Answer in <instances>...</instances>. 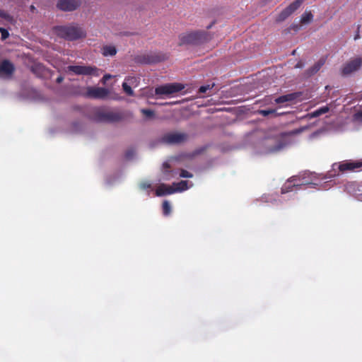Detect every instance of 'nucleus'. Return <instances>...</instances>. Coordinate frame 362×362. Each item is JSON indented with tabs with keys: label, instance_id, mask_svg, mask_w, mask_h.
Instances as JSON below:
<instances>
[{
	"label": "nucleus",
	"instance_id": "a211bd4d",
	"mask_svg": "<svg viewBox=\"0 0 362 362\" xmlns=\"http://www.w3.org/2000/svg\"><path fill=\"white\" fill-rule=\"evenodd\" d=\"M117 52V48L114 45H104L101 48V53L104 57H113Z\"/></svg>",
	"mask_w": 362,
	"mask_h": 362
},
{
	"label": "nucleus",
	"instance_id": "f3484780",
	"mask_svg": "<svg viewBox=\"0 0 362 362\" xmlns=\"http://www.w3.org/2000/svg\"><path fill=\"white\" fill-rule=\"evenodd\" d=\"M325 59L321 58L312 67L309 68L306 70V75L308 76H311L315 74L321 67L325 64Z\"/></svg>",
	"mask_w": 362,
	"mask_h": 362
},
{
	"label": "nucleus",
	"instance_id": "393cba45",
	"mask_svg": "<svg viewBox=\"0 0 362 362\" xmlns=\"http://www.w3.org/2000/svg\"><path fill=\"white\" fill-rule=\"evenodd\" d=\"M0 18L5 19L8 22H11L13 21V17L6 11L0 9Z\"/></svg>",
	"mask_w": 362,
	"mask_h": 362
},
{
	"label": "nucleus",
	"instance_id": "9d476101",
	"mask_svg": "<svg viewBox=\"0 0 362 362\" xmlns=\"http://www.w3.org/2000/svg\"><path fill=\"white\" fill-rule=\"evenodd\" d=\"M306 185V183L301 182L300 178L297 176L290 177L286 182L281 187V194H286L292 192L294 188L300 189L301 186Z\"/></svg>",
	"mask_w": 362,
	"mask_h": 362
},
{
	"label": "nucleus",
	"instance_id": "39448f33",
	"mask_svg": "<svg viewBox=\"0 0 362 362\" xmlns=\"http://www.w3.org/2000/svg\"><path fill=\"white\" fill-rule=\"evenodd\" d=\"M99 69L96 66H69L66 68L67 72H72L76 75L83 76H98L100 75Z\"/></svg>",
	"mask_w": 362,
	"mask_h": 362
},
{
	"label": "nucleus",
	"instance_id": "2eb2a0df",
	"mask_svg": "<svg viewBox=\"0 0 362 362\" xmlns=\"http://www.w3.org/2000/svg\"><path fill=\"white\" fill-rule=\"evenodd\" d=\"M300 93H292L286 95H281L276 98L274 101L276 104L284 103L286 102L293 101L300 96Z\"/></svg>",
	"mask_w": 362,
	"mask_h": 362
},
{
	"label": "nucleus",
	"instance_id": "72a5a7b5",
	"mask_svg": "<svg viewBox=\"0 0 362 362\" xmlns=\"http://www.w3.org/2000/svg\"><path fill=\"white\" fill-rule=\"evenodd\" d=\"M360 27H361L360 25H358V27H357L356 33V35H354V39L355 40H358L360 38V35H359Z\"/></svg>",
	"mask_w": 362,
	"mask_h": 362
},
{
	"label": "nucleus",
	"instance_id": "79ce46f5",
	"mask_svg": "<svg viewBox=\"0 0 362 362\" xmlns=\"http://www.w3.org/2000/svg\"><path fill=\"white\" fill-rule=\"evenodd\" d=\"M132 79H133V78H126L125 80H127V81H129V80H132Z\"/></svg>",
	"mask_w": 362,
	"mask_h": 362
},
{
	"label": "nucleus",
	"instance_id": "c85d7f7f",
	"mask_svg": "<svg viewBox=\"0 0 362 362\" xmlns=\"http://www.w3.org/2000/svg\"><path fill=\"white\" fill-rule=\"evenodd\" d=\"M180 176L181 177L191 178L193 177V175L187 170L182 169L180 170Z\"/></svg>",
	"mask_w": 362,
	"mask_h": 362
},
{
	"label": "nucleus",
	"instance_id": "0eeeda50",
	"mask_svg": "<svg viewBox=\"0 0 362 362\" xmlns=\"http://www.w3.org/2000/svg\"><path fill=\"white\" fill-rule=\"evenodd\" d=\"M185 87L182 84L177 83L165 84L156 87L155 89V94L157 95H168L177 93L182 90Z\"/></svg>",
	"mask_w": 362,
	"mask_h": 362
},
{
	"label": "nucleus",
	"instance_id": "aec40b11",
	"mask_svg": "<svg viewBox=\"0 0 362 362\" xmlns=\"http://www.w3.org/2000/svg\"><path fill=\"white\" fill-rule=\"evenodd\" d=\"M329 110V108L327 106H323V107H321L319 109L309 113L308 115V116L309 118L317 117L323 114L328 112Z\"/></svg>",
	"mask_w": 362,
	"mask_h": 362
},
{
	"label": "nucleus",
	"instance_id": "4468645a",
	"mask_svg": "<svg viewBox=\"0 0 362 362\" xmlns=\"http://www.w3.org/2000/svg\"><path fill=\"white\" fill-rule=\"evenodd\" d=\"M177 190L174 187L168 186L165 184H160L156 190V194L161 197L167 194H171L176 192Z\"/></svg>",
	"mask_w": 362,
	"mask_h": 362
},
{
	"label": "nucleus",
	"instance_id": "a878e982",
	"mask_svg": "<svg viewBox=\"0 0 362 362\" xmlns=\"http://www.w3.org/2000/svg\"><path fill=\"white\" fill-rule=\"evenodd\" d=\"M122 88L124 91L128 95H133L134 91L132 89L131 86L127 84V83L124 82L122 83Z\"/></svg>",
	"mask_w": 362,
	"mask_h": 362
},
{
	"label": "nucleus",
	"instance_id": "dca6fc26",
	"mask_svg": "<svg viewBox=\"0 0 362 362\" xmlns=\"http://www.w3.org/2000/svg\"><path fill=\"white\" fill-rule=\"evenodd\" d=\"M163 179L165 180H169L173 177H175L177 172L176 170H170V165L168 162H165L163 164Z\"/></svg>",
	"mask_w": 362,
	"mask_h": 362
},
{
	"label": "nucleus",
	"instance_id": "412c9836",
	"mask_svg": "<svg viewBox=\"0 0 362 362\" xmlns=\"http://www.w3.org/2000/svg\"><path fill=\"white\" fill-rule=\"evenodd\" d=\"M313 18V15L312 14L311 11H305L303 13L301 18H300V23L302 24H307L312 21Z\"/></svg>",
	"mask_w": 362,
	"mask_h": 362
},
{
	"label": "nucleus",
	"instance_id": "6e6552de",
	"mask_svg": "<svg viewBox=\"0 0 362 362\" xmlns=\"http://www.w3.org/2000/svg\"><path fill=\"white\" fill-rule=\"evenodd\" d=\"M362 66V57H357L350 59L341 69V74L348 76L354 71H358Z\"/></svg>",
	"mask_w": 362,
	"mask_h": 362
},
{
	"label": "nucleus",
	"instance_id": "20e7f679",
	"mask_svg": "<svg viewBox=\"0 0 362 362\" xmlns=\"http://www.w3.org/2000/svg\"><path fill=\"white\" fill-rule=\"evenodd\" d=\"M95 119L100 122H116L122 119L123 115L117 112L99 110L95 113Z\"/></svg>",
	"mask_w": 362,
	"mask_h": 362
},
{
	"label": "nucleus",
	"instance_id": "cd10ccee",
	"mask_svg": "<svg viewBox=\"0 0 362 362\" xmlns=\"http://www.w3.org/2000/svg\"><path fill=\"white\" fill-rule=\"evenodd\" d=\"M274 112H275V110H273V109L260 110L259 111V113L264 117H267L268 115H269L271 114H274Z\"/></svg>",
	"mask_w": 362,
	"mask_h": 362
},
{
	"label": "nucleus",
	"instance_id": "f8f14e48",
	"mask_svg": "<svg viewBox=\"0 0 362 362\" xmlns=\"http://www.w3.org/2000/svg\"><path fill=\"white\" fill-rule=\"evenodd\" d=\"M339 170L340 172H345L347 170L354 171L358 168H362V160H346L339 164Z\"/></svg>",
	"mask_w": 362,
	"mask_h": 362
},
{
	"label": "nucleus",
	"instance_id": "6ab92c4d",
	"mask_svg": "<svg viewBox=\"0 0 362 362\" xmlns=\"http://www.w3.org/2000/svg\"><path fill=\"white\" fill-rule=\"evenodd\" d=\"M304 0H296L285 9L288 11V14L291 15L294 13L303 3Z\"/></svg>",
	"mask_w": 362,
	"mask_h": 362
},
{
	"label": "nucleus",
	"instance_id": "f704fd0d",
	"mask_svg": "<svg viewBox=\"0 0 362 362\" xmlns=\"http://www.w3.org/2000/svg\"><path fill=\"white\" fill-rule=\"evenodd\" d=\"M304 66V64L303 62L299 61L295 66L296 68H303Z\"/></svg>",
	"mask_w": 362,
	"mask_h": 362
},
{
	"label": "nucleus",
	"instance_id": "ddd939ff",
	"mask_svg": "<svg viewBox=\"0 0 362 362\" xmlns=\"http://www.w3.org/2000/svg\"><path fill=\"white\" fill-rule=\"evenodd\" d=\"M15 71L13 64L8 59H4L0 64V76H11Z\"/></svg>",
	"mask_w": 362,
	"mask_h": 362
},
{
	"label": "nucleus",
	"instance_id": "37998d69",
	"mask_svg": "<svg viewBox=\"0 0 362 362\" xmlns=\"http://www.w3.org/2000/svg\"><path fill=\"white\" fill-rule=\"evenodd\" d=\"M296 50H293L292 54H295Z\"/></svg>",
	"mask_w": 362,
	"mask_h": 362
},
{
	"label": "nucleus",
	"instance_id": "423d86ee",
	"mask_svg": "<svg viewBox=\"0 0 362 362\" xmlns=\"http://www.w3.org/2000/svg\"><path fill=\"white\" fill-rule=\"evenodd\" d=\"M189 136L184 132H169L165 134L160 141L167 144H180L187 141Z\"/></svg>",
	"mask_w": 362,
	"mask_h": 362
},
{
	"label": "nucleus",
	"instance_id": "1a4fd4ad",
	"mask_svg": "<svg viewBox=\"0 0 362 362\" xmlns=\"http://www.w3.org/2000/svg\"><path fill=\"white\" fill-rule=\"evenodd\" d=\"M108 94L109 90L105 88L88 86L85 95L90 98L105 99Z\"/></svg>",
	"mask_w": 362,
	"mask_h": 362
},
{
	"label": "nucleus",
	"instance_id": "2f4dec72",
	"mask_svg": "<svg viewBox=\"0 0 362 362\" xmlns=\"http://www.w3.org/2000/svg\"><path fill=\"white\" fill-rule=\"evenodd\" d=\"M139 186L142 189H148L151 187V184L148 182H142L140 183Z\"/></svg>",
	"mask_w": 362,
	"mask_h": 362
},
{
	"label": "nucleus",
	"instance_id": "473e14b6",
	"mask_svg": "<svg viewBox=\"0 0 362 362\" xmlns=\"http://www.w3.org/2000/svg\"><path fill=\"white\" fill-rule=\"evenodd\" d=\"M300 29V25H298V24H293L290 26L289 29H288V32H290V30H293L294 31H298V30Z\"/></svg>",
	"mask_w": 362,
	"mask_h": 362
},
{
	"label": "nucleus",
	"instance_id": "4be33fe9",
	"mask_svg": "<svg viewBox=\"0 0 362 362\" xmlns=\"http://www.w3.org/2000/svg\"><path fill=\"white\" fill-rule=\"evenodd\" d=\"M187 183V181L182 180L180 182L173 183V185L176 186V188H175V189H176L177 192H182L188 189Z\"/></svg>",
	"mask_w": 362,
	"mask_h": 362
},
{
	"label": "nucleus",
	"instance_id": "bb28decb",
	"mask_svg": "<svg viewBox=\"0 0 362 362\" xmlns=\"http://www.w3.org/2000/svg\"><path fill=\"white\" fill-rule=\"evenodd\" d=\"M141 112L148 118H151L154 115V112L150 109H141Z\"/></svg>",
	"mask_w": 362,
	"mask_h": 362
},
{
	"label": "nucleus",
	"instance_id": "58836bf2",
	"mask_svg": "<svg viewBox=\"0 0 362 362\" xmlns=\"http://www.w3.org/2000/svg\"><path fill=\"white\" fill-rule=\"evenodd\" d=\"M214 22H212L209 25H208V26L206 27V29H207V30L210 29V28L213 26V25H214Z\"/></svg>",
	"mask_w": 362,
	"mask_h": 362
},
{
	"label": "nucleus",
	"instance_id": "7c9ffc66",
	"mask_svg": "<svg viewBox=\"0 0 362 362\" xmlns=\"http://www.w3.org/2000/svg\"><path fill=\"white\" fill-rule=\"evenodd\" d=\"M0 33H1V40H2L7 39L9 36L8 31L4 28L0 27Z\"/></svg>",
	"mask_w": 362,
	"mask_h": 362
},
{
	"label": "nucleus",
	"instance_id": "f257e3e1",
	"mask_svg": "<svg viewBox=\"0 0 362 362\" xmlns=\"http://www.w3.org/2000/svg\"><path fill=\"white\" fill-rule=\"evenodd\" d=\"M212 38L213 35L207 30H188L178 35V46L199 47L208 43Z\"/></svg>",
	"mask_w": 362,
	"mask_h": 362
},
{
	"label": "nucleus",
	"instance_id": "a19ab883",
	"mask_svg": "<svg viewBox=\"0 0 362 362\" xmlns=\"http://www.w3.org/2000/svg\"><path fill=\"white\" fill-rule=\"evenodd\" d=\"M35 9V6H30V10H31L32 11H33Z\"/></svg>",
	"mask_w": 362,
	"mask_h": 362
},
{
	"label": "nucleus",
	"instance_id": "7ed1b4c3",
	"mask_svg": "<svg viewBox=\"0 0 362 362\" xmlns=\"http://www.w3.org/2000/svg\"><path fill=\"white\" fill-rule=\"evenodd\" d=\"M168 59V55L162 52H150L148 54L137 56L135 58L136 63L142 64H156Z\"/></svg>",
	"mask_w": 362,
	"mask_h": 362
},
{
	"label": "nucleus",
	"instance_id": "9b49d317",
	"mask_svg": "<svg viewBox=\"0 0 362 362\" xmlns=\"http://www.w3.org/2000/svg\"><path fill=\"white\" fill-rule=\"evenodd\" d=\"M82 4V0H59L57 7L64 11H72L78 8Z\"/></svg>",
	"mask_w": 362,
	"mask_h": 362
},
{
	"label": "nucleus",
	"instance_id": "c9c22d12",
	"mask_svg": "<svg viewBox=\"0 0 362 362\" xmlns=\"http://www.w3.org/2000/svg\"><path fill=\"white\" fill-rule=\"evenodd\" d=\"M112 76L110 74H105L103 77V80L104 81H106L107 80H108L109 78H110Z\"/></svg>",
	"mask_w": 362,
	"mask_h": 362
},
{
	"label": "nucleus",
	"instance_id": "c756f323",
	"mask_svg": "<svg viewBox=\"0 0 362 362\" xmlns=\"http://www.w3.org/2000/svg\"><path fill=\"white\" fill-rule=\"evenodd\" d=\"M214 84L213 83L211 86V85H206V86H202L199 88V93H205L208 90L211 89L212 87H214Z\"/></svg>",
	"mask_w": 362,
	"mask_h": 362
},
{
	"label": "nucleus",
	"instance_id": "ea45409f",
	"mask_svg": "<svg viewBox=\"0 0 362 362\" xmlns=\"http://www.w3.org/2000/svg\"><path fill=\"white\" fill-rule=\"evenodd\" d=\"M357 115L360 117H362V110L357 113Z\"/></svg>",
	"mask_w": 362,
	"mask_h": 362
},
{
	"label": "nucleus",
	"instance_id": "f03ea898",
	"mask_svg": "<svg viewBox=\"0 0 362 362\" xmlns=\"http://www.w3.org/2000/svg\"><path fill=\"white\" fill-rule=\"evenodd\" d=\"M54 30L57 36L69 41H74L86 37V30L75 24L55 26Z\"/></svg>",
	"mask_w": 362,
	"mask_h": 362
},
{
	"label": "nucleus",
	"instance_id": "5701e85b",
	"mask_svg": "<svg viewBox=\"0 0 362 362\" xmlns=\"http://www.w3.org/2000/svg\"><path fill=\"white\" fill-rule=\"evenodd\" d=\"M291 15L288 14V11L284 8L276 17V21L277 23L282 22L285 21L288 16Z\"/></svg>",
	"mask_w": 362,
	"mask_h": 362
},
{
	"label": "nucleus",
	"instance_id": "b1692460",
	"mask_svg": "<svg viewBox=\"0 0 362 362\" xmlns=\"http://www.w3.org/2000/svg\"><path fill=\"white\" fill-rule=\"evenodd\" d=\"M163 213L164 216H168L171 212V206L168 201L165 200L163 202Z\"/></svg>",
	"mask_w": 362,
	"mask_h": 362
},
{
	"label": "nucleus",
	"instance_id": "4c0bfd02",
	"mask_svg": "<svg viewBox=\"0 0 362 362\" xmlns=\"http://www.w3.org/2000/svg\"><path fill=\"white\" fill-rule=\"evenodd\" d=\"M63 81V78L62 76H59L57 78V83H61Z\"/></svg>",
	"mask_w": 362,
	"mask_h": 362
},
{
	"label": "nucleus",
	"instance_id": "e433bc0d",
	"mask_svg": "<svg viewBox=\"0 0 362 362\" xmlns=\"http://www.w3.org/2000/svg\"><path fill=\"white\" fill-rule=\"evenodd\" d=\"M282 148H283V145H282V144H280V145H279L278 146H276L274 150V151H279V150H281Z\"/></svg>",
	"mask_w": 362,
	"mask_h": 362
}]
</instances>
